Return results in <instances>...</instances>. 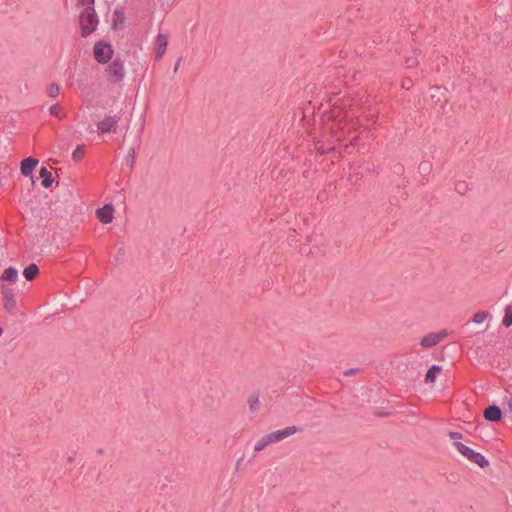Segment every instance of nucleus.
<instances>
[{"mask_svg":"<svg viewBox=\"0 0 512 512\" xmlns=\"http://www.w3.org/2000/svg\"><path fill=\"white\" fill-rule=\"evenodd\" d=\"M79 22L82 37H87L92 34L96 30L99 22L95 7H85L79 15Z\"/></svg>","mask_w":512,"mask_h":512,"instance_id":"obj_1","label":"nucleus"},{"mask_svg":"<svg viewBox=\"0 0 512 512\" xmlns=\"http://www.w3.org/2000/svg\"><path fill=\"white\" fill-rule=\"evenodd\" d=\"M453 446L460 454L466 457L472 463L477 464L481 468L489 466V461L479 452L474 451L472 448L464 445L462 442L455 441Z\"/></svg>","mask_w":512,"mask_h":512,"instance_id":"obj_2","label":"nucleus"},{"mask_svg":"<svg viewBox=\"0 0 512 512\" xmlns=\"http://www.w3.org/2000/svg\"><path fill=\"white\" fill-rule=\"evenodd\" d=\"M93 54L98 63L106 64L112 59L114 49L108 41L99 40L94 45Z\"/></svg>","mask_w":512,"mask_h":512,"instance_id":"obj_3","label":"nucleus"},{"mask_svg":"<svg viewBox=\"0 0 512 512\" xmlns=\"http://www.w3.org/2000/svg\"><path fill=\"white\" fill-rule=\"evenodd\" d=\"M105 72L112 82L117 83L122 81L125 75L123 62L119 58H116L106 67Z\"/></svg>","mask_w":512,"mask_h":512,"instance_id":"obj_4","label":"nucleus"},{"mask_svg":"<svg viewBox=\"0 0 512 512\" xmlns=\"http://www.w3.org/2000/svg\"><path fill=\"white\" fill-rule=\"evenodd\" d=\"M1 292L3 295V307L5 311L14 315L17 310V303L13 290L4 285L2 286Z\"/></svg>","mask_w":512,"mask_h":512,"instance_id":"obj_5","label":"nucleus"},{"mask_svg":"<svg viewBox=\"0 0 512 512\" xmlns=\"http://www.w3.org/2000/svg\"><path fill=\"white\" fill-rule=\"evenodd\" d=\"M303 429L302 427L298 426H288L282 430L273 431L268 435L269 439L271 440V443L279 442L284 440L285 438L297 433L301 432Z\"/></svg>","mask_w":512,"mask_h":512,"instance_id":"obj_6","label":"nucleus"},{"mask_svg":"<svg viewBox=\"0 0 512 512\" xmlns=\"http://www.w3.org/2000/svg\"><path fill=\"white\" fill-rule=\"evenodd\" d=\"M119 117L114 116H107L103 120L99 121L97 124V130L98 133L104 134V133H115L117 130Z\"/></svg>","mask_w":512,"mask_h":512,"instance_id":"obj_7","label":"nucleus"},{"mask_svg":"<svg viewBox=\"0 0 512 512\" xmlns=\"http://www.w3.org/2000/svg\"><path fill=\"white\" fill-rule=\"evenodd\" d=\"M125 12L122 6H118L114 9L112 15L111 29L114 31L123 30L125 28Z\"/></svg>","mask_w":512,"mask_h":512,"instance_id":"obj_8","label":"nucleus"},{"mask_svg":"<svg viewBox=\"0 0 512 512\" xmlns=\"http://www.w3.org/2000/svg\"><path fill=\"white\" fill-rule=\"evenodd\" d=\"M114 207L111 203L105 204L96 210V217L103 224H109L113 220Z\"/></svg>","mask_w":512,"mask_h":512,"instance_id":"obj_9","label":"nucleus"},{"mask_svg":"<svg viewBox=\"0 0 512 512\" xmlns=\"http://www.w3.org/2000/svg\"><path fill=\"white\" fill-rule=\"evenodd\" d=\"M503 412L502 409L496 405H489L483 413V417L486 421L489 422H499L502 420Z\"/></svg>","mask_w":512,"mask_h":512,"instance_id":"obj_10","label":"nucleus"},{"mask_svg":"<svg viewBox=\"0 0 512 512\" xmlns=\"http://www.w3.org/2000/svg\"><path fill=\"white\" fill-rule=\"evenodd\" d=\"M38 163H39V161L36 158H33V157L25 158L21 162V166H20L21 174L26 177L32 176V173Z\"/></svg>","mask_w":512,"mask_h":512,"instance_id":"obj_11","label":"nucleus"},{"mask_svg":"<svg viewBox=\"0 0 512 512\" xmlns=\"http://www.w3.org/2000/svg\"><path fill=\"white\" fill-rule=\"evenodd\" d=\"M168 40L167 36L159 33L156 37V49H155V59L159 60L163 57L165 54V51L167 49Z\"/></svg>","mask_w":512,"mask_h":512,"instance_id":"obj_12","label":"nucleus"},{"mask_svg":"<svg viewBox=\"0 0 512 512\" xmlns=\"http://www.w3.org/2000/svg\"><path fill=\"white\" fill-rule=\"evenodd\" d=\"M39 176L41 178V185L44 188H50L54 181L52 177V173L44 166H42L39 170Z\"/></svg>","mask_w":512,"mask_h":512,"instance_id":"obj_13","label":"nucleus"},{"mask_svg":"<svg viewBox=\"0 0 512 512\" xmlns=\"http://www.w3.org/2000/svg\"><path fill=\"white\" fill-rule=\"evenodd\" d=\"M39 274V267L35 263H30L23 270V276L27 281L34 280Z\"/></svg>","mask_w":512,"mask_h":512,"instance_id":"obj_14","label":"nucleus"},{"mask_svg":"<svg viewBox=\"0 0 512 512\" xmlns=\"http://www.w3.org/2000/svg\"><path fill=\"white\" fill-rule=\"evenodd\" d=\"M18 279V271L14 267H8L4 270L3 274L1 275L2 281H8L11 283H15Z\"/></svg>","mask_w":512,"mask_h":512,"instance_id":"obj_15","label":"nucleus"},{"mask_svg":"<svg viewBox=\"0 0 512 512\" xmlns=\"http://www.w3.org/2000/svg\"><path fill=\"white\" fill-rule=\"evenodd\" d=\"M442 371V367L439 365H432L426 375H425V383H434L437 375Z\"/></svg>","mask_w":512,"mask_h":512,"instance_id":"obj_16","label":"nucleus"},{"mask_svg":"<svg viewBox=\"0 0 512 512\" xmlns=\"http://www.w3.org/2000/svg\"><path fill=\"white\" fill-rule=\"evenodd\" d=\"M438 336L436 333H429L421 339V346L424 348H430L438 344Z\"/></svg>","mask_w":512,"mask_h":512,"instance_id":"obj_17","label":"nucleus"},{"mask_svg":"<svg viewBox=\"0 0 512 512\" xmlns=\"http://www.w3.org/2000/svg\"><path fill=\"white\" fill-rule=\"evenodd\" d=\"M84 155H85V145L84 144L77 145L72 153V159L74 160V162L77 163L82 160Z\"/></svg>","mask_w":512,"mask_h":512,"instance_id":"obj_18","label":"nucleus"},{"mask_svg":"<svg viewBox=\"0 0 512 512\" xmlns=\"http://www.w3.org/2000/svg\"><path fill=\"white\" fill-rule=\"evenodd\" d=\"M502 324L507 328L512 325V305L506 306Z\"/></svg>","mask_w":512,"mask_h":512,"instance_id":"obj_19","label":"nucleus"},{"mask_svg":"<svg viewBox=\"0 0 512 512\" xmlns=\"http://www.w3.org/2000/svg\"><path fill=\"white\" fill-rule=\"evenodd\" d=\"M269 444H271V440L269 439L268 435H265L264 437L257 441L254 450L255 452H260Z\"/></svg>","mask_w":512,"mask_h":512,"instance_id":"obj_20","label":"nucleus"},{"mask_svg":"<svg viewBox=\"0 0 512 512\" xmlns=\"http://www.w3.org/2000/svg\"><path fill=\"white\" fill-rule=\"evenodd\" d=\"M248 404H249V409L251 412H255L259 409V395L258 394H254V395H251L249 397V400H248Z\"/></svg>","mask_w":512,"mask_h":512,"instance_id":"obj_21","label":"nucleus"},{"mask_svg":"<svg viewBox=\"0 0 512 512\" xmlns=\"http://www.w3.org/2000/svg\"><path fill=\"white\" fill-rule=\"evenodd\" d=\"M488 312L486 311H479V312H476L472 318V321L474 323H477V324H481L483 323L486 318L488 317Z\"/></svg>","mask_w":512,"mask_h":512,"instance_id":"obj_22","label":"nucleus"},{"mask_svg":"<svg viewBox=\"0 0 512 512\" xmlns=\"http://www.w3.org/2000/svg\"><path fill=\"white\" fill-rule=\"evenodd\" d=\"M60 93V88H59V85H57L56 83H51L48 85L47 87V94L52 97V98H55L59 95Z\"/></svg>","mask_w":512,"mask_h":512,"instance_id":"obj_23","label":"nucleus"},{"mask_svg":"<svg viewBox=\"0 0 512 512\" xmlns=\"http://www.w3.org/2000/svg\"><path fill=\"white\" fill-rule=\"evenodd\" d=\"M336 148L337 147L335 145L322 143L319 147H317V150L320 154L324 155L328 154L331 151H335Z\"/></svg>","mask_w":512,"mask_h":512,"instance_id":"obj_24","label":"nucleus"},{"mask_svg":"<svg viewBox=\"0 0 512 512\" xmlns=\"http://www.w3.org/2000/svg\"><path fill=\"white\" fill-rule=\"evenodd\" d=\"M418 170L421 174L423 175H427L431 172L432 170V165L430 162H427V161H422L419 166H418Z\"/></svg>","mask_w":512,"mask_h":512,"instance_id":"obj_25","label":"nucleus"},{"mask_svg":"<svg viewBox=\"0 0 512 512\" xmlns=\"http://www.w3.org/2000/svg\"><path fill=\"white\" fill-rule=\"evenodd\" d=\"M134 162H135V149L134 148H130L129 151H128V154H127V156L125 158V163L130 168H132L134 166Z\"/></svg>","mask_w":512,"mask_h":512,"instance_id":"obj_26","label":"nucleus"},{"mask_svg":"<svg viewBox=\"0 0 512 512\" xmlns=\"http://www.w3.org/2000/svg\"><path fill=\"white\" fill-rule=\"evenodd\" d=\"M455 190L461 194V195H464L467 190H468V186L466 184V182L464 181H459L455 184Z\"/></svg>","mask_w":512,"mask_h":512,"instance_id":"obj_27","label":"nucleus"},{"mask_svg":"<svg viewBox=\"0 0 512 512\" xmlns=\"http://www.w3.org/2000/svg\"><path fill=\"white\" fill-rule=\"evenodd\" d=\"M405 65H406L407 68H414V67H416L418 65V60L414 56L407 57L405 59Z\"/></svg>","mask_w":512,"mask_h":512,"instance_id":"obj_28","label":"nucleus"},{"mask_svg":"<svg viewBox=\"0 0 512 512\" xmlns=\"http://www.w3.org/2000/svg\"><path fill=\"white\" fill-rule=\"evenodd\" d=\"M49 112L52 116H55V117H58V118H61L60 115H59V106L58 104H54L50 107L49 109Z\"/></svg>","mask_w":512,"mask_h":512,"instance_id":"obj_29","label":"nucleus"},{"mask_svg":"<svg viewBox=\"0 0 512 512\" xmlns=\"http://www.w3.org/2000/svg\"><path fill=\"white\" fill-rule=\"evenodd\" d=\"M77 1H78L79 5L85 6V7H88V6L94 7V5H95V0H77Z\"/></svg>","mask_w":512,"mask_h":512,"instance_id":"obj_30","label":"nucleus"},{"mask_svg":"<svg viewBox=\"0 0 512 512\" xmlns=\"http://www.w3.org/2000/svg\"><path fill=\"white\" fill-rule=\"evenodd\" d=\"M448 435L453 440L461 439L463 437V435L461 433L456 432V431H449Z\"/></svg>","mask_w":512,"mask_h":512,"instance_id":"obj_31","label":"nucleus"},{"mask_svg":"<svg viewBox=\"0 0 512 512\" xmlns=\"http://www.w3.org/2000/svg\"><path fill=\"white\" fill-rule=\"evenodd\" d=\"M331 118L334 120V121H337L339 124L341 123L342 121V117L340 116V111L338 113H336L335 111H332L331 113Z\"/></svg>","mask_w":512,"mask_h":512,"instance_id":"obj_32","label":"nucleus"},{"mask_svg":"<svg viewBox=\"0 0 512 512\" xmlns=\"http://www.w3.org/2000/svg\"><path fill=\"white\" fill-rule=\"evenodd\" d=\"M436 335L438 336V343H440L444 338L447 337V331L446 330H442V331H439L436 333Z\"/></svg>","mask_w":512,"mask_h":512,"instance_id":"obj_33","label":"nucleus"},{"mask_svg":"<svg viewBox=\"0 0 512 512\" xmlns=\"http://www.w3.org/2000/svg\"><path fill=\"white\" fill-rule=\"evenodd\" d=\"M411 85H412V80L409 78L402 82V87L405 89H409Z\"/></svg>","mask_w":512,"mask_h":512,"instance_id":"obj_34","label":"nucleus"},{"mask_svg":"<svg viewBox=\"0 0 512 512\" xmlns=\"http://www.w3.org/2000/svg\"><path fill=\"white\" fill-rule=\"evenodd\" d=\"M358 372V369H349L344 372L345 376H352Z\"/></svg>","mask_w":512,"mask_h":512,"instance_id":"obj_35","label":"nucleus"},{"mask_svg":"<svg viewBox=\"0 0 512 512\" xmlns=\"http://www.w3.org/2000/svg\"><path fill=\"white\" fill-rule=\"evenodd\" d=\"M505 401H506L507 406H508V409H507V410H508L509 412H512V397H510V398H505Z\"/></svg>","mask_w":512,"mask_h":512,"instance_id":"obj_36","label":"nucleus"},{"mask_svg":"<svg viewBox=\"0 0 512 512\" xmlns=\"http://www.w3.org/2000/svg\"><path fill=\"white\" fill-rule=\"evenodd\" d=\"M375 415L378 417H388L390 415V413L389 412H376Z\"/></svg>","mask_w":512,"mask_h":512,"instance_id":"obj_37","label":"nucleus"},{"mask_svg":"<svg viewBox=\"0 0 512 512\" xmlns=\"http://www.w3.org/2000/svg\"><path fill=\"white\" fill-rule=\"evenodd\" d=\"M359 141V136H355L351 141H350V146H354L358 143Z\"/></svg>","mask_w":512,"mask_h":512,"instance_id":"obj_38","label":"nucleus"},{"mask_svg":"<svg viewBox=\"0 0 512 512\" xmlns=\"http://www.w3.org/2000/svg\"><path fill=\"white\" fill-rule=\"evenodd\" d=\"M181 60H182V58L180 57V58L176 61L175 65H174V69H173V70H174V72H177V70H178V68H179V65H180Z\"/></svg>","mask_w":512,"mask_h":512,"instance_id":"obj_39","label":"nucleus"},{"mask_svg":"<svg viewBox=\"0 0 512 512\" xmlns=\"http://www.w3.org/2000/svg\"><path fill=\"white\" fill-rule=\"evenodd\" d=\"M67 461H68V462H70V463H72V462L74 461V457H73V456H69V457L67 458Z\"/></svg>","mask_w":512,"mask_h":512,"instance_id":"obj_40","label":"nucleus"},{"mask_svg":"<svg viewBox=\"0 0 512 512\" xmlns=\"http://www.w3.org/2000/svg\"><path fill=\"white\" fill-rule=\"evenodd\" d=\"M103 452H104L103 448H99V449L97 450V453H98V454H102Z\"/></svg>","mask_w":512,"mask_h":512,"instance_id":"obj_41","label":"nucleus"},{"mask_svg":"<svg viewBox=\"0 0 512 512\" xmlns=\"http://www.w3.org/2000/svg\"><path fill=\"white\" fill-rule=\"evenodd\" d=\"M2 333H3V328L0 327V336L2 335Z\"/></svg>","mask_w":512,"mask_h":512,"instance_id":"obj_42","label":"nucleus"}]
</instances>
